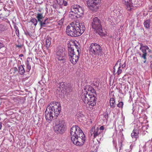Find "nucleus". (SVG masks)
<instances>
[{
  "mask_svg": "<svg viewBox=\"0 0 152 152\" xmlns=\"http://www.w3.org/2000/svg\"><path fill=\"white\" fill-rule=\"evenodd\" d=\"M140 49L141 50L142 53V54L140 53H138L140 57L142 58H143L144 61L143 62L144 63H145L146 61V56L147 55V53L146 51L147 50L149 53H151V50L149 49L147 45H144L142 43L140 44Z\"/></svg>",
  "mask_w": 152,
  "mask_h": 152,
  "instance_id": "nucleus-9",
  "label": "nucleus"
},
{
  "mask_svg": "<svg viewBox=\"0 0 152 152\" xmlns=\"http://www.w3.org/2000/svg\"><path fill=\"white\" fill-rule=\"evenodd\" d=\"M101 0H87V4L88 7L91 10L96 11L98 8V4Z\"/></svg>",
  "mask_w": 152,
  "mask_h": 152,
  "instance_id": "nucleus-11",
  "label": "nucleus"
},
{
  "mask_svg": "<svg viewBox=\"0 0 152 152\" xmlns=\"http://www.w3.org/2000/svg\"><path fill=\"white\" fill-rule=\"evenodd\" d=\"M115 99L114 98H110V103L111 107L114 108L115 107Z\"/></svg>",
  "mask_w": 152,
  "mask_h": 152,
  "instance_id": "nucleus-26",
  "label": "nucleus"
},
{
  "mask_svg": "<svg viewBox=\"0 0 152 152\" xmlns=\"http://www.w3.org/2000/svg\"><path fill=\"white\" fill-rule=\"evenodd\" d=\"M93 95V96H92L89 99V102L86 104H88L89 105H91L93 106L96 105V100L97 99L96 98L97 94L96 91H95V92Z\"/></svg>",
  "mask_w": 152,
  "mask_h": 152,
  "instance_id": "nucleus-14",
  "label": "nucleus"
},
{
  "mask_svg": "<svg viewBox=\"0 0 152 152\" xmlns=\"http://www.w3.org/2000/svg\"><path fill=\"white\" fill-rule=\"evenodd\" d=\"M23 54H21L19 55V56L20 57H23Z\"/></svg>",
  "mask_w": 152,
  "mask_h": 152,
  "instance_id": "nucleus-48",
  "label": "nucleus"
},
{
  "mask_svg": "<svg viewBox=\"0 0 152 152\" xmlns=\"http://www.w3.org/2000/svg\"><path fill=\"white\" fill-rule=\"evenodd\" d=\"M13 71L15 72H16L18 70V69L17 67H14L13 68Z\"/></svg>",
  "mask_w": 152,
  "mask_h": 152,
  "instance_id": "nucleus-45",
  "label": "nucleus"
},
{
  "mask_svg": "<svg viewBox=\"0 0 152 152\" xmlns=\"http://www.w3.org/2000/svg\"><path fill=\"white\" fill-rule=\"evenodd\" d=\"M84 90L82 93L81 98L85 103H88L89 99L93 96V94L95 92V90L90 86L86 87V88L84 89Z\"/></svg>",
  "mask_w": 152,
  "mask_h": 152,
  "instance_id": "nucleus-4",
  "label": "nucleus"
},
{
  "mask_svg": "<svg viewBox=\"0 0 152 152\" xmlns=\"http://www.w3.org/2000/svg\"><path fill=\"white\" fill-rule=\"evenodd\" d=\"M119 65L120 66L118 68V70L116 72V73H117L118 75H119L122 72V69H121V63Z\"/></svg>",
  "mask_w": 152,
  "mask_h": 152,
  "instance_id": "nucleus-32",
  "label": "nucleus"
},
{
  "mask_svg": "<svg viewBox=\"0 0 152 152\" xmlns=\"http://www.w3.org/2000/svg\"><path fill=\"white\" fill-rule=\"evenodd\" d=\"M71 10L77 13L80 16H82L83 13V11L82 7L77 4L72 5Z\"/></svg>",
  "mask_w": 152,
  "mask_h": 152,
  "instance_id": "nucleus-13",
  "label": "nucleus"
},
{
  "mask_svg": "<svg viewBox=\"0 0 152 152\" xmlns=\"http://www.w3.org/2000/svg\"><path fill=\"white\" fill-rule=\"evenodd\" d=\"M118 64V62H117L114 66L113 69V72L114 73L115 72V67Z\"/></svg>",
  "mask_w": 152,
  "mask_h": 152,
  "instance_id": "nucleus-38",
  "label": "nucleus"
},
{
  "mask_svg": "<svg viewBox=\"0 0 152 152\" xmlns=\"http://www.w3.org/2000/svg\"><path fill=\"white\" fill-rule=\"evenodd\" d=\"M149 11L150 12H152V5L149 6Z\"/></svg>",
  "mask_w": 152,
  "mask_h": 152,
  "instance_id": "nucleus-39",
  "label": "nucleus"
},
{
  "mask_svg": "<svg viewBox=\"0 0 152 152\" xmlns=\"http://www.w3.org/2000/svg\"><path fill=\"white\" fill-rule=\"evenodd\" d=\"M139 134V131L137 129H134L132 131V133H131V137L132 138H135L136 140L138 138L139 136L138 135Z\"/></svg>",
  "mask_w": 152,
  "mask_h": 152,
  "instance_id": "nucleus-20",
  "label": "nucleus"
},
{
  "mask_svg": "<svg viewBox=\"0 0 152 152\" xmlns=\"http://www.w3.org/2000/svg\"><path fill=\"white\" fill-rule=\"evenodd\" d=\"M102 132V131H100V129H99V128L97 127L95 131L94 132V138H96V137L99 136Z\"/></svg>",
  "mask_w": 152,
  "mask_h": 152,
  "instance_id": "nucleus-24",
  "label": "nucleus"
},
{
  "mask_svg": "<svg viewBox=\"0 0 152 152\" xmlns=\"http://www.w3.org/2000/svg\"><path fill=\"white\" fill-rule=\"evenodd\" d=\"M92 27L100 36H105L106 34L102 29L101 21L98 17H96L93 19L92 22Z\"/></svg>",
  "mask_w": 152,
  "mask_h": 152,
  "instance_id": "nucleus-2",
  "label": "nucleus"
},
{
  "mask_svg": "<svg viewBox=\"0 0 152 152\" xmlns=\"http://www.w3.org/2000/svg\"><path fill=\"white\" fill-rule=\"evenodd\" d=\"M151 64L150 66V68L151 69H152V61H151Z\"/></svg>",
  "mask_w": 152,
  "mask_h": 152,
  "instance_id": "nucleus-46",
  "label": "nucleus"
},
{
  "mask_svg": "<svg viewBox=\"0 0 152 152\" xmlns=\"http://www.w3.org/2000/svg\"><path fill=\"white\" fill-rule=\"evenodd\" d=\"M14 28L15 29V33L16 35L17 36L19 37V30L18 29V27L16 26L15 27H14Z\"/></svg>",
  "mask_w": 152,
  "mask_h": 152,
  "instance_id": "nucleus-33",
  "label": "nucleus"
},
{
  "mask_svg": "<svg viewBox=\"0 0 152 152\" xmlns=\"http://www.w3.org/2000/svg\"><path fill=\"white\" fill-rule=\"evenodd\" d=\"M123 1H124V3L126 6V8L129 11H131L132 9V7H134V4L132 1V0H122Z\"/></svg>",
  "mask_w": 152,
  "mask_h": 152,
  "instance_id": "nucleus-15",
  "label": "nucleus"
},
{
  "mask_svg": "<svg viewBox=\"0 0 152 152\" xmlns=\"http://www.w3.org/2000/svg\"><path fill=\"white\" fill-rule=\"evenodd\" d=\"M26 66H26V69H27L26 71L28 72L30 70V69H31V66L30 64V63L29 62V61H28V59H27L26 60Z\"/></svg>",
  "mask_w": 152,
  "mask_h": 152,
  "instance_id": "nucleus-30",
  "label": "nucleus"
},
{
  "mask_svg": "<svg viewBox=\"0 0 152 152\" xmlns=\"http://www.w3.org/2000/svg\"><path fill=\"white\" fill-rule=\"evenodd\" d=\"M15 45L17 47H18L19 48H21L23 46L22 45H21V44H18V45L16 44Z\"/></svg>",
  "mask_w": 152,
  "mask_h": 152,
  "instance_id": "nucleus-37",
  "label": "nucleus"
},
{
  "mask_svg": "<svg viewBox=\"0 0 152 152\" xmlns=\"http://www.w3.org/2000/svg\"><path fill=\"white\" fill-rule=\"evenodd\" d=\"M2 126V124L1 123H0V129H1V128Z\"/></svg>",
  "mask_w": 152,
  "mask_h": 152,
  "instance_id": "nucleus-49",
  "label": "nucleus"
},
{
  "mask_svg": "<svg viewBox=\"0 0 152 152\" xmlns=\"http://www.w3.org/2000/svg\"><path fill=\"white\" fill-rule=\"evenodd\" d=\"M63 23V22H62V20H60L58 23V24L60 25V26H61L62 25V24Z\"/></svg>",
  "mask_w": 152,
  "mask_h": 152,
  "instance_id": "nucleus-42",
  "label": "nucleus"
},
{
  "mask_svg": "<svg viewBox=\"0 0 152 152\" xmlns=\"http://www.w3.org/2000/svg\"><path fill=\"white\" fill-rule=\"evenodd\" d=\"M85 29L83 23L72 22L67 26L66 32L68 36L75 37L81 35Z\"/></svg>",
  "mask_w": 152,
  "mask_h": 152,
  "instance_id": "nucleus-1",
  "label": "nucleus"
},
{
  "mask_svg": "<svg viewBox=\"0 0 152 152\" xmlns=\"http://www.w3.org/2000/svg\"><path fill=\"white\" fill-rule=\"evenodd\" d=\"M70 134L72 141H74L77 137H81L85 135L80 128L76 125L72 127L70 129Z\"/></svg>",
  "mask_w": 152,
  "mask_h": 152,
  "instance_id": "nucleus-7",
  "label": "nucleus"
},
{
  "mask_svg": "<svg viewBox=\"0 0 152 152\" xmlns=\"http://www.w3.org/2000/svg\"><path fill=\"white\" fill-rule=\"evenodd\" d=\"M51 38L47 37L45 41V47L47 49H48L51 44Z\"/></svg>",
  "mask_w": 152,
  "mask_h": 152,
  "instance_id": "nucleus-22",
  "label": "nucleus"
},
{
  "mask_svg": "<svg viewBox=\"0 0 152 152\" xmlns=\"http://www.w3.org/2000/svg\"><path fill=\"white\" fill-rule=\"evenodd\" d=\"M2 65H4V66H5L6 65V64L5 62H4V61H3V62L2 64Z\"/></svg>",
  "mask_w": 152,
  "mask_h": 152,
  "instance_id": "nucleus-47",
  "label": "nucleus"
},
{
  "mask_svg": "<svg viewBox=\"0 0 152 152\" xmlns=\"http://www.w3.org/2000/svg\"><path fill=\"white\" fill-rule=\"evenodd\" d=\"M6 30V26L4 24H0V34Z\"/></svg>",
  "mask_w": 152,
  "mask_h": 152,
  "instance_id": "nucleus-29",
  "label": "nucleus"
},
{
  "mask_svg": "<svg viewBox=\"0 0 152 152\" xmlns=\"http://www.w3.org/2000/svg\"><path fill=\"white\" fill-rule=\"evenodd\" d=\"M66 52L64 48L61 46L58 48L56 55L59 60L63 61V62H64L66 58Z\"/></svg>",
  "mask_w": 152,
  "mask_h": 152,
  "instance_id": "nucleus-10",
  "label": "nucleus"
},
{
  "mask_svg": "<svg viewBox=\"0 0 152 152\" xmlns=\"http://www.w3.org/2000/svg\"><path fill=\"white\" fill-rule=\"evenodd\" d=\"M56 87L57 88V90L58 91H60L61 90H63L65 88L66 86L64 82H61L59 83H58Z\"/></svg>",
  "mask_w": 152,
  "mask_h": 152,
  "instance_id": "nucleus-19",
  "label": "nucleus"
},
{
  "mask_svg": "<svg viewBox=\"0 0 152 152\" xmlns=\"http://www.w3.org/2000/svg\"><path fill=\"white\" fill-rule=\"evenodd\" d=\"M85 135L82 137H78L75 139L74 141H72L73 144L77 146H82L84 143L86 139Z\"/></svg>",
  "mask_w": 152,
  "mask_h": 152,
  "instance_id": "nucleus-12",
  "label": "nucleus"
},
{
  "mask_svg": "<svg viewBox=\"0 0 152 152\" xmlns=\"http://www.w3.org/2000/svg\"><path fill=\"white\" fill-rule=\"evenodd\" d=\"M96 129H95V127H93L90 131V133L91 134V135H92L93 134H94V131H95Z\"/></svg>",
  "mask_w": 152,
  "mask_h": 152,
  "instance_id": "nucleus-36",
  "label": "nucleus"
},
{
  "mask_svg": "<svg viewBox=\"0 0 152 152\" xmlns=\"http://www.w3.org/2000/svg\"><path fill=\"white\" fill-rule=\"evenodd\" d=\"M74 45H70V46H69L68 47V49H69V48H72L73 47L74 51L75 50L74 48H75V49H76L77 52V50H79V52H80V49L79 48V47H78V46L75 43H74Z\"/></svg>",
  "mask_w": 152,
  "mask_h": 152,
  "instance_id": "nucleus-28",
  "label": "nucleus"
},
{
  "mask_svg": "<svg viewBox=\"0 0 152 152\" xmlns=\"http://www.w3.org/2000/svg\"><path fill=\"white\" fill-rule=\"evenodd\" d=\"M47 108L45 112V116L46 120L51 121L52 119L55 118V116L52 114L50 111H48Z\"/></svg>",
  "mask_w": 152,
  "mask_h": 152,
  "instance_id": "nucleus-16",
  "label": "nucleus"
},
{
  "mask_svg": "<svg viewBox=\"0 0 152 152\" xmlns=\"http://www.w3.org/2000/svg\"><path fill=\"white\" fill-rule=\"evenodd\" d=\"M48 18L42 20L41 22H39V24L41 28L43 27H45L47 24L48 23V22H47Z\"/></svg>",
  "mask_w": 152,
  "mask_h": 152,
  "instance_id": "nucleus-21",
  "label": "nucleus"
},
{
  "mask_svg": "<svg viewBox=\"0 0 152 152\" xmlns=\"http://www.w3.org/2000/svg\"><path fill=\"white\" fill-rule=\"evenodd\" d=\"M19 73L20 75H23L25 71L24 68L22 65L18 67Z\"/></svg>",
  "mask_w": 152,
  "mask_h": 152,
  "instance_id": "nucleus-27",
  "label": "nucleus"
},
{
  "mask_svg": "<svg viewBox=\"0 0 152 152\" xmlns=\"http://www.w3.org/2000/svg\"><path fill=\"white\" fill-rule=\"evenodd\" d=\"M104 129V127L103 126H101L100 128H99V129H100V131H103Z\"/></svg>",
  "mask_w": 152,
  "mask_h": 152,
  "instance_id": "nucleus-40",
  "label": "nucleus"
},
{
  "mask_svg": "<svg viewBox=\"0 0 152 152\" xmlns=\"http://www.w3.org/2000/svg\"><path fill=\"white\" fill-rule=\"evenodd\" d=\"M53 7L55 9H56L57 8V5L55 4H53Z\"/></svg>",
  "mask_w": 152,
  "mask_h": 152,
  "instance_id": "nucleus-44",
  "label": "nucleus"
},
{
  "mask_svg": "<svg viewBox=\"0 0 152 152\" xmlns=\"http://www.w3.org/2000/svg\"><path fill=\"white\" fill-rule=\"evenodd\" d=\"M30 22L32 23L35 26H36L38 22L37 19L35 18H32Z\"/></svg>",
  "mask_w": 152,
  "mask_h": 152,
  "instance_id": "nucleus-31",
  "label": "nucleus"
},
{
  "mask_svg": "<svg viewBox=\"0 0 152 152\" xmlns=\"http://www.w3.org/2000/svg\"><path fill=\"white\" fill-rule=\"evenodd\" d=\"M126 63L125 62L122 65L121 67L122 68H124L126 67Z\"/></svg>",
  "mask_w": 152,
  "mask_h": 152,
  "instance_id": "nucleus-43",
  "label": "nucleus"
},
{
  "mask_svg": "<svg viewBox=\"0 0 152 152\" xmlns=\"http://www.w3.org/2000/svg\"><path fill=\"white\" fill-rule=\"evenodd\" d=\"M24 34H26V36H30V33H29V32L28 31H26V32H24Z\"/></svg>",
  "mask_w": 152,
  "mask_h": 152,
  "instance_id": "nucleus-41",
  "label": "nucleus"
},
{
  "mask_svg": "<svg viewBox=\"0 0 152 152\" xmlns=\"http://www.w3.org/2000/svg\"><path fill=\"white\" fill-rule=\"evenodd\" d=\"M104 118L106 119V120H107L108 118V113L107 112H106L104 114Z\"/></svg>",
  "mask_w": 152,
  "mask_h": 152,
  "instance_id": "nucleus-35",
  "label": "nucleus"
},
{
  "mask_svg": "<svg viewBox=\"0 0 152 152\" xmlns=\"http://www.w3.org/2000/svg\"><path fill=\"white\" fill-rule=\"evenodd\" d=\"M82 16H80V15L74 11H72L71 10V11L69 14V17L71 19H77V18H79Z\"/></svg>",
  "mask_w": 152,
  "mask_h": 152,
  "instance_id": "nucleus-17",
  "label": "nucleus"
},
{
  "mask_svg": "<svg viewBox=\"0 0 152 152\" xmlns=\"http://www.w3.org/2000/svg\"><path fill=\"white\" fill-rule=\"evenodd\" d=\"M151 23V20L148 19L146 20L144 22V25L145 27L146 28H150Z\"/></svg>",
  "mask_w": 152,
  "mask_h": 152,
  "instance_id": "nucleus-25",
  "label": "nucleus"
},
{
  "mask_svg": "<svg viewBox=\"0 0 152 152\" xmlns=\"http://www.w3.org/2000/svg\"><path fill=\"white\" fill-rule=\"evenodd\" d=\"M80 53L77 50V52L74 51L73 47L68 49V55L70 62L73 64H75L78 61Z\"/></svg>",
  "mask_w": 152,
  "mask_h": 152,
  "instance_id": "nucleus-8",
  "label": "nucleus"
},
{
  "mask_svg": "<svg viewBox=\"0 0 152 152\" xmlns=\"http://www.w3.org/2000/svg\"><path fill=\"white\" fill-rule=\"evenodd\" d=\"M52 114L55 116V119H56L60 114L61 110L60 103L58 102H51L47 107Z\"/></svg>",
  "mask_w": 152,
  "mask_h": 152,
  "instance_id": "nucleus-3",
  "label": "nucleus"
},
{
  "mask_svg": "<svg viewBox=\"0 0 152 152\" xmlns=\"http://www.w3.org/2000/svg\"><path fill=\"white\" fill-rule=\"evenodd\" d=\"M36 18L37 19V20L39 23L42 20H44V17L43 16L42 13H38L37 14Z\"/></svg>",
  "mask_w": 152,
  "mask_h": 152,
  "instance_id": "nucleus-23",
  "label": "nucleus"
},
{
  "mask_svg": "<svg viewBox=\"0 0 152 152\" xmlns=\"http://www.w3.org/2000/svg\"><path fill=\"white\" fill-rule=\"evenodd\" d=\"M60 8H62L63 5L67 6L68 5L67 2L66 0H56Z\"/></svg>",
  "mask_w": 152,
  "mask_h": 152,
  "instance_id": "nucleus-18",
  "label": "nucleus"
},
{
  "mask_svg": "<svg viewBox=\"0 0 152 152\" xmlns=\"http://www.w3.org/2000/svg\"><path fill=\"white\" fill-rule=\"evenodd\" d=\"M66 130V126L64 120H59L56 122L54 127V132L57 134H62Z\"/></svg>",
  "mask_w": 152,
  "mask_h": 152,
  "instance_id": "nucleus-6",
  "label": "nucleus"
},
{
  "mask_svg": "<svg viewBox=\"0 0 152 152\" xmlns=\"http://www.w3.org/2000/svg\"><path fill=\"white\" fill-rule=\"evenodd\" d=\"M89 51L91 54L95 56H100L102 55V49L96 43H92L89 48Z\"/></svg>",
  "mask_w": 152,
  "mask_h": 152,
  "instance_id": "nucleus-5",
  "label": "nucleus"
},
{
  "mask_svg": "<svg viewBox=\"0 0 152 152\" xmlns=\"http://www.w3.org/2000/svg\"><path fill=\"white\" fill-rule=\"evenodd\" d=\"M123 103L122 102H120L117 104V106L119 108H122L123 105Z\"/></svg>",
  "mask_w": 152,
  "mask_h": 152,
  "instance_id": "nucleus-34",
  "label": "nucleus"
}]
</instances>
